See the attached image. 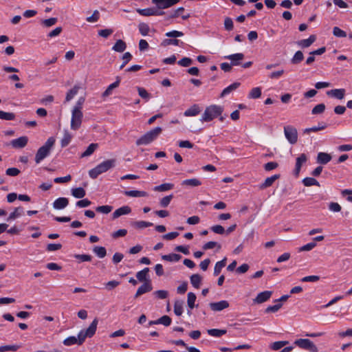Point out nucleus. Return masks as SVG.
<instances>
[{"label": "nucleus", "instance_id": "nucleus-54", "mask_svg": "<svg viewBox=\"0 0 352 352\" xmlns=\"http://www.w3.org/2000/svg\"><path fill=\"white\" fill-rule=\"evenodd\" d=\"M261 96V89L260 87H254L253 88L250 94H249V98H258Z\"/></svg>", "mask_w": 352, "mask_h": 352}, {"label": "nucleus", "instance_id": "nucleus-49", "mask_svg": "<svg viewBox=\"0 0 352 352\" xmlns=\"http://www.w3.org/2000/svg\"><path fill=\"white\" fill-rule=\"evenodd\" d=\"M302 183L305 186H319L318 182L314 177H305Z\"/></svg>", "mask_w": 352, "mask_h": 352}, {"label": "nucleus", "instance_id": "nucleus-40", "mask_svg": "<svg viewBox=\"0 0 352 352\" xmlns=\"http://www.w3.org/2000/svg\"><path fill=\"white\" fill-rule=\"evenodd\" d=\"M184 43L180 41L178 39L175 38H166L162 42V45L166 47L168 45H183Z\"/></svg>", "mask_w": 352, "mask_h": 352}, {"label": "nucleus", "instance_id": "nucleus-23", "mask_svg": "<svg viewBox=\"0 0 352 352\" xmlns=\"http://www.w3.org/2000/svg\"><path fill=\"white\" fill-rule=\"evenodd\" d=\"M24 212L23 207L15 208L14 211L11 212L9 217L7 218V221L14 220L21 217Z\"/></svg>", "mask_w": 352, "mask_h": 352}, {"label": "nucleus", "instance_id": "nucleus-57", "mask_svg": "<svg viewBox=\"0 0 352 352\" xmlns=\"http://www.w3.org/2000/svg\"><path fill=\"white\" fill-rule=\"evenodd\" d=\"M333 34L338 38H344L346 36V32L336 26L333 28Z\"/></svg>", "mask_w": 352, "mask_h": 352}, {"label": "nucleus", "instance_id": "nucleus-10", "mask_svg": "<svg viewBox=\"0 0 352 352\" xmlns=\"http://www.w3.org/2000/svg\"><path fill=\"white\" fill-rule=\"evenodd\" d=\"M307 160H308V157H307V155L305 154V153L300 154L296 158V164H295V168L294 170V174L296 176H298L302 164L306 163Z\"/></svg>", "mask_w": 352, "mask_h": 352}, {"label": "nucleus", "instance_id": "nucleus-2", "mask_svg": "<svg viewBox=\"0 0 352 352\" xmlns=\"http://www.w3.org/2000/svg\"><path fill=\"white\" fill-rule=\"evenodd\" d=\"M55 141L56 140L54 137H50L47 140L45 144L38 149L34 158L36 164H40L50 155Z\"/></svg>", "mask_w": 352, "mask_h": 352}, {"label": "nucleus", "instance_id": "nucleus-25", "mask_svg": "<svg viewBox=\"0 0 352 352\" xmlns=\"http://www.w3.org/2000/svg\"><path fill=\"white\" fill-rule=\"evenodd\" d=\"M162 131V129L160 126H157L149 131L146 132V134L152 141V142L155 140L157 137L161 134Z\"/></svg>", "mask_w": 352, "mask_h": 352}, {"label": "nucleus", "instance_id": "nucleus-32", "mask_svg": "<svg viewBox=\"0 0 352 352\" xmlns=\"http://www.w3.org/2000/svg\"><path fill=\"white\" fill-rule=\"evenodd\" d=\"M226 261H227V258L225 257L221 261L216 263L214 268V276H218L220 274L221 270L226 265Z\"/></svg>", "mask_w": 352, "mask_h": 352}, {"label": "nucleus", "instance_id": "nucleus-48", "mask_svg": "<svg viewBox=\"0 0 352 352\" xmlns=\"http://www.w3.org/2000/svg\"><path fill=\"white\" fill-rule=\"evenodd\" d=\"M196 295L192 292L188 294L187 303L190 309H193L195 306V302L196 301Z\"/></svg>", "mask_w": 352, "mask_h": 352}, {"label": "nucleus", "instance_id": "nucleus-58", "mask_svg": "<svg viewBox=\"0 0 352 352\" xmlns=\"http://www.w3.org/2000/svg\"><path fill=\"white\" fill-rule=\"evenodd\" d=\"M19 349V346L16 344L1 346L0 352H5L8 351H16Z\"/></svg>", "mask_w": 352, "mask_h": 352}, {"label": "nucleus", "instance_id": "nucleus-42", "mask_svg": "<svg viewBox=\"0 0 352 352\" xmlns=\"http://www.w3.org/2000/svg\"><path fill=\"white\" fill-rule=\"evenodd\" d=\"M153 224L151 222L144 221H135L132 223V226L138 229H143L147 227L152 226Z\"/></svg>", "mask_w": 352, "mask_h": 352}, {"label": "nucleus", "instance_id": "nucleus-56", "mask_svg": "<svg viewBox=\"0 0 352 352\" xmlns=\"http://www.w3.org/2000/svg\"><path fill=\"white\" fill-rule=\"evenodd\" d=\"M171 322V318L168 316L164 315L161 318H158L157 322H159V324H160L164 325L165 327H168L170 325Z\"/></svg>", "mask_w": 352, "mask_h": 352}, {"label": "nucleus", "instance_id": "nucleus-37", "mask_svg": "<svg viewBox=\"0 0 352 352\" xmlns=\"http://www.w3.org/2000/svg\"><path fill=\"white\" fill-rule=\"evenodd\" d=\"M94 253L99 258H102L107 255V250L104 247L95 246L93 248Z\"/></svg>", "mask_w": 352, "mask_h": 352}, {"label": "nucleus", "instance_id": "nucleus-41", "mask_svg": "<svg viewBox=\"0 0 352 352\" xmlns=\"http://www.w3.org/2000/svg\"><path fill=\"white\" fill-rule=\"evenodd\" d=\"M304 59L303 53L301 51H297L294 56L291 59V63L292 64H298Z\"/></svg>", "mask_w": 352, "mask_h": 352}, {"label": "nucleus", "instance_id": "nucleus-5", "mask_svg": "<svg viewBox=\"0 0 352 352\" xmlns=\"http://www.w3.org/2000/svg\"><path fill=\"white\" fill-rule=\"evenodd\" d=\"M284 134L287 141L291 144H294L298 141V131L297 129L291 125L284 126Z\"/></svg>", "mask_w": 352, "mask_h": 352}, {"label": "nucleus", "instance_id": "nucleus-16", "mask_svg": "<svg viewBox=\"0 0 352 352\" xmlns=\"http://www.w3.org/2000/svg\"><path fill=\"white\" fill-rule=\"evenodd\" d=\"M272 294V292L271 291L262 292L258 294L256 297L254 299V301L257 304L263 303L268 300L270 298Z\"/></svg>", "mask_w": 352, "mask_h": 352}, {"label": "nucleus", "instance_id": "nucleus-47", "mask_svg": "<svg viewBox=\"0 0 352 352\" xmlns=\"http://www.w3.org/2000/svg\"><path fill=\"white\" fill-rule=\"evenodd\" d=\"M79 89V87L74 86L72 89H71L66 95L65 100L67 102L71 100L77 94Z\"/></svg>", "mask_w": 352, "mask_h": 352}, {"label": "nucleus", "instance_id": "nucleus-11", "mask_svg": "<svg viewBox=\"0 0 352 352\" xmlns=\"http://www.w3.org/2000/svg\"><path fill=\"white\" fill-rule=\"evenodd\" d=\"M28 142V138L27 136H21L19 138L14 139L10 142L11 146L14 148H24Z\"/></svg>", "mask_w": 352, "mask_h": 352}, {"label": "nucleus", "instance_id": "nucleus-12", "mask_svg": "<svg viewBox=\"0 0 352 352\" xmlns=\"http://www.w3.org/2000/svg\"><path fill=\"white\" fill-rule=\"evenodd\" d=\"M229 302L227 300H223L219 302H210L209 306L210 309L214 311H221L228 307H229Z\"/></svg>", "mask_w": 352, "mask_h": 352}, {"label": "nucleus", "instance_id": "nucleus-4", "mask_svg": "<svg viewBox=\"0 0 352 352\" xmlns=\"http://www.w3.org/2000/svg\"><path fill=\"white\" fill-rule=\"evenodd\" d=\"M223 107L217 104H212L207 107L200 119V121L202 122H210L213 119L220 116L223 113Z\"/></svg>", "mask_w": 352, "mask_h": 352}, {"label": "nucleus", "instance_id": "nucleus-43", "mask_svg": "<svg viewBox=\"0 0 352 352\" xmlns=\"http://www.w3.org/2000/svg\"><path fill=\"white\" fill-rule=\"evenodd\" d=\"M72 135L67 131H65L63 138L60 141V146L62 148L66 147L71 142Z\"/></svg>", "mask_w": 352, "mask_h": 352}, {"label": "nucleus", "instance_id": "nucleus-64", "mask_svg": "<svg viewBox=\"0 0 352 352\" xmlns=\"http://www.w3.org/2000/svg\"><path fill=\"white\" fill-rule=\"evenodd\" d=\"M100 18V13L98 10L94 11L91 16H88L86 20L87 22L89 23H95L98 21Z\"/></svg>", "mask_w": 352, "mask_h": 352}, {"label": "nucleus", "instance_id": "nucleus-19", "mask_svg": "<svg viewBox=\"0 0 352 352\" xmlns=\"http://www.w3.org/2000/svg\"><path fill=\"white\" fill-rule=\"evenodd\" d=\"M316 37L315 35H311L307 39H302L297 42V45L302 48H307L311 45L316 41Z\"/></svg>", "mask_w": 352, "mask_h": 352}, {"label": "nucleus", "instance_id": "nucleus-26", "mask_svg": "<svg viewBox=\"0 0 352 352\" xmlns=\"http://www.w3.org/2000/svg\"><path fill=\"white\" fill-rule=\"evenodd\" d=\"M124 193L125 195L131 197H146L148 195V193L146 192L137 190H127L125 191Z\"/></svg>", "mask_w": 352, "mask_h": 352}, {"label": "nucleus", "instance_id": "nucleus-59", "mask_svg": "<svg viewBox=\"0 0 352 352\" xmlns=\"http://www.w3.org/2000/svg\"><path fill=\"white\" fill-rule=\"evenodd\" d=\"M215 247H217L218 250H220L221 248V245L219 243H218L217 242L209 241L203 245V249L204 250H207L212 249Z\"/></svg>", "mask_w": 352, "mask_h": 352}, {"label": "nucleus", "instance_id": "nucleus-28", "mask_svg": "<svg viewBox=\"0 0 352 352\" xmlns=\"http://www.w3.org/2000/svg\"><path fill=\"white\" fill-rule=\"evenodd\" d=\"M240 86V83L235 82L228 87H226L221 94V97H225L226 96L230 94L232 91L236 90Z\"/></svg>", "mask_w": 352, "mask_h": 352}, {"label": "nucleus", "instance_id": "nucleus-50", "mask_svg": "<svg viewBox=\"0 0 352 352\" xmlns=\"http://www.w3.org/2000/svg\"><path fill=\"white\" fill-rule=\"evenodd\" d=\"M113 210V207L111 206L105 205L100 206L96 208V211L102 214H109Z\"/></svg>", "mask_w": 352, "mask_h": 352}, {"label": "nucleus", "instance_id": "nucleus-61", "mask_svg": "<svg viewBox=\"0 0 352 352\" xmlns=\"http://www.w3.org/2000/svg\"><path fill=\"white\" fill-rule=\"evenodd\" d=\"M165 36L168 38H177L184 36V33L177 30H172L166 32Z\"/></svg>", "mask_w": 352, "mask_h": 352}, {"label": "nucleus", "instance_id": "nucleus-24", "mask_svg": "<svg viewBox=\"0 0 352 352\" xmlns=\"http://www.w3.org/2000/svg\"><path fill=\"white\" fill-rule=\"evenodd\" d=\"M120 79L119 77H117L116 80L114 82L109 85L108 86V87L107 88V89L102 93V97L105 98V97H107L109 95H111L112 93V90L113 89L118 87L120 85Z\"/></svg>", "mask_w": 352, "mask_h": 352}, {"label": "nucleus", "instance_id": "nucleus-35", "mask_svg": "<svg viewBox=\"0 0 352 352\" xmlns=\"http://www.w3.org/2000/svg\"><path fill=\"white\" fill-rule=\"evenodd\" d=\"M182 258V256L178 254H169L166 255H163L162 256V258L164 261H169V262H177L179 261Z\"/></svg>", "mask_w": 352, "mask_h": 352}, {"label": "nucleus", "instance_id": "nucleus-17", "mask_svg": "<svg viewBox=\"0 0 352 352\" xmlns=\"http://www.w3.org/2000/svg\"><path fill=\"white\" fill-rule=\"evenodd\" d=\"M131 212V208L128 206H122L116 210L113 214V219H117L122 215L128 214Z\"/></svg>", "mask_w": 352, "mask_h": 352}, {"label": "nucleus", "instance_id": "nucleus-44", "mask_svg": "<svg viewBox=\"0 0 352 352\" xmlns=\"http://www.w3.org/2000/svg\"><path fill=\"white\" fill-rule=\"evenodd\" d=\"M58 21L57 18L52 17L47 19L41 20V23L43 26L49 28L55 25Z\"/></svg>", "mask_w": 352, "mask_h": 352}, {"label": "nucleus", "instance_id": "nucleus-15", "mask_svg": "<svg viewBox=\"0 0 352 352\" xmlns=\"http://www.w3.org/2000/svg\"><path fill=\"white\" fill-rule=\"evenodd\" d=\"M69 204V199L66 197H59L53 202V208L56 210H63Z\"/></svg>", "mask_w": 352, "mask_h": 352}, {"label": "nucleus", "instance_id": "nucleus-29", "mask_svg": "<svg viewBox=\"0 0 352 352\" xmlns=\"http://www.w3.org/2000/svg\"><path fill=\"white\" fill-rule=\"evenodd\" d=\"M182 186L196 187L201 185V182L197 178L185 179L182 182Z\"/></svg>", "mask_w": 352, "mask_h": 352}, {"label": "nucleus", "instance_id": "nucleus-22", "mask_svg": "<svg viewBox=\"0 0 352 352\" xmlns=\"http://www.w3.org/2000/svg\"><path fill=\"white\" fill-rule=\"evenodd\" d=\"M331 160L330 154L323 152L318 153L317 155V162L321 164H327Z\"/></svg>", "mask_w": 352, "mask_h": 352}, {"label": "nucleus", "instance_id": "nucleus-62", "mask_svg": "<svg viewBox=\"0 0 352 352\" xmlns=\"http://www.w3.org/2000/svg\"><path fill=\"white\" fill-rule=\"evenodd\" d=\"M132 58V55L130 52H125L122 56L123 63L120 67V69H122Z\"/></svg>", "mask_w": 352, "mask_h": 352}, {"label": "nucleus", "instance_id": "nucleus-14", "mask_svg": "<svg viewBox=\"0 0 352 352\" xmlns=\"http://www.w3.org/2000/svg\"><path fill=\"white\" fill-rule=\"evenodd\" d=\"M153 289L152 285L151 283V280H146L144 284H142L139 288L138 289L136 294L135 295V298H138V296L147 293L148 292H151Z\"/></svg>", "mask_w": 352, "mask_h": 352}, {"label": "nucleus", "instance_id": "nucleus-13", "mask_svg": "<svg viewBox=\"0 0 352 352\" xmlns=\"http://www.w3.org/2000/svg\"><path fill=\"white\" fill-rule=\"evenodd\" d=\"M224 58L231 60L232 66H238L241 64V61L244 58V54L242 53H236L224 56Z\"/></svg>", "mask_w": 352, "mask_h": 352}, {"label": "nucleus", "instance_id": "nucleus-18", "mask_svg": "<svg viewBox=\"0 0 352 352\" xmlns=\"http://www.w3.org/2000/svg\"><path fill=\"white\" fill-rule=\"evenodd\" d=\"M327 94L329 96L342 100L344 98L345 95V89H335L329 90L327 92Z\"/></svg>", "mask_w": 352, "mask_h": 352}, {"label": "nucleus", "instance_id": "nucleus-34", "mask_svg": "<svg viewBox=\"0 0 352 352\" xmlns=\"http://www.w3.org/2000/svg\"><path fill=\"white\" fill-rule=\"evenodd\" d=\"M226 332L227 331L226 329H210L207 330L208 335L216 338L221 337L225 335Z\"/></svg>", "mask_w": 352, "mask_h": 352}, {"label": "nucleus", "instance_id": "nucleus-63", "mask_svg": "<svg viewBox=\"0 0 352 352\" xmlns=\"http://www.w3.org/2000/svg\"><path fill=\"white\" fill-rule=\"evenodd\" d=\"M192 60L188 57H184L177 62L178 65L185 67L190 66L192 64Z\"/></svg>", "mask_w": 352, "mask_h": 352}, {"label": "nucleus", "instance_id": "nucleus-39", "mask_svg": "<svg viewBox=\"0 0 352 352\" xmlns=\"http://www.w3.org/2000/svg\"><path fill=\"white\" fill-rule=\"evenodd\" d=\"M201 282V276L199 274H195L190 276V283L194 287L199 288Z\"/></svg>", "mask_w": 352, "mask_h": 352}, {"label": "nucleus", "instance_id": "nucleus-3", "mask_svg": "<svg viewBox=\"0 0 352 352\" xmlns=\"http://www.w3.org/2000/svg\"><path fill=\"white\" fill-rule=\"evenodd\" d=\"M116 160L115 159H110L103 161L95 168L89 170V175L91 179H96L98 175L107 172L109 170L113 168L116 166Z\"/></svg>", "mask_w": 352, "mask_h": 352}, {"label": "nucleus", "instance_id": "nucleus-30", "mask_svg": "<svg viewBox=\"0 0 352 352\" xmlns=\"http://www.w3.org/2000/svg\"><path fill=\"white\" fill-rule=\"evenodd\" d=\"M174 188V184L171 183H164L154 187L153 190L157 192H165L172 190Z\"/></svg>", "mask_w": 352, "mask_h": 352}, {"label": "nucleus", "instance_id": "nucleus-20", "mask_svg": "<svg viewBox=\"0 0 352 352\" xmlns=\"http://www.w3.org/2000/svg\"><path fill=\"white\" fill-rule=\"evenodd\" d=\"M280 177V175H274L271 177H267L263 183L259 186L260 189H265L271 186L274 182Z\"/></svg>", "mask_w": 352, "mask_h": 352}, {"label": "nucleus", "instance_id": "nucleus-55", "mask_svg": "<svg viewBox=\"0 0 352 352\" xmlns=\"http://www.w3.org/2000/svg\"><path fill=\"white\" fill-rule=\"evenodd\" d=\"M289 344L288 341H277L274 342L272 344L271 349L274 351H277L280 349L282 347L285 346Z\"/></svg>", "mask_w": 352, "mask_h": 352}, {"label": "nucleus", "instance_id": "nucleus-21", "mask_svg": "<svg viewBox=\"0 0 352 352\" xmlns=\"http://www.w3.org/2000/svg\"><path fill=\"white\" fill-rule=\"evenodd\" d=\"M201 112V109L198 104H193L189 109L186 110L184 115L186 117L196 116Z\"/></svg>", "mask_w": 352, "mask_h": 352}, {"label": "nucleus", "instance_id": "nucleus-51", "mask_svg": "<svg viewBox=\"0 0 352 352\" xmlns=\"http://www.w3.org/2000/svg\"><path fill=\"white\" fill-rule=\"evenodd\" d=\"M138 29H139L140 33L142 36H146L150 31V28H149L148 25L145 23H140L138 25Z\"/></svg>", "mask_w": 352, "mask_h": 352}, {"label": "nucleus", "instance_id": "nucleus-9", "mask_svg": "<svg viewBox=\"0 0 352 352\" xmlns=\"http://www.w3.org/2000/svg\"><path fill=\"white\" fill-rule=\"evenodd\" d=\"M179 1V0H152V3L156 5L160 10L168 8Z\"/></svg>", "mask_w": 352, "mask_h": 352}, {"label": "nucleus", "instance_id": "nucleus-46", "mask_svg": "<svg viewBox=\"0 0 352 352\" xmlns=\"http://www.w3.org/2000/svg\"><path fill=\"white\" fill-rule=\"evenodd\" d=\"M183 302L182 301H175L174 304V313L175 315L179 316L183 313Z\"/></svg>", "mask_w": 352, "mask_h": 352}, {"label": "nucleus", "instance_id": "nucleus-45", "mask_svg": "<svg viewBox=\"0 0 352 352\" xmlns=\"http://www.w3.org/2000/svg\"><path fill=\"white\" fill-rule=\"evenodd\" d=\"M327 127V125L323 123H320L318 126H312L311 128H307L304 130L305 133H309L310 132H317L320 130H323Z\"/></svg>", "mask_w": 352, "mask_h": 352}, {"label": "nucleus", "instance_id": "nucleus-33", "mask_svg": "<svg viewBox=\"0 0 352 352\" xmlns=\"http://www.w3.org/2000/svg\"><path fill=\"white\" fill-rule=\"evenodd\" d=\"M72 195L77 199L83 198L86 195L85 190L82 187L72 189Z\"/></svg>", "mask_w": 352, "mask_h": 352}, {"label": "nucleus", "instance_id": "nucleus-31", "mask_svg": "<svg viewBox=\"0 0 352 352\" xmlns=\"http://www.w3.org/2000/svg\"><path fill=\"white\" fill-rule=\"evenodd\" d=\"M98 148V144L91 143L90 144L87 149L80 155V157H89L93 154L95 150Z\"/></svg>", "mask_w": 352, "mask_h": 352}, {"label": "nucleus", "instance_id": "nucleus-7", "mask_svg": "<svg viewBox=\"0 0 352 352\" xmlns=\"http://www.w3.org/2000/svg\"><path fill=\"white\" fill-rule=\"evenodd\" d=\"M83 114L82 111L72 110V119H71V129L72 130H77L80 128Z\"/></svg>", "mask_w": 352, "mask_h": 352}, {"label": "nucleus", "instance_id": "nucleus-36", "mask_svg": "<svg viewBox=\"0 0 352 352\" xmlns=\"http://www.w3.org/2000/svg\"><path fill=\"white\" fill-rule=\"evenodd\" d=\"M148 272H149V268L145 267L142 270L137 272L136 278H138V280L139 281H141V282L145 281L146 282V280H148L147 276H148Z\"/></svg>", "mask_w": 352, "mask_h": 352}, {"label": "nucleus", "instance_id": "nucleus-53", "mask_svg": "<svg viewBox=\"0 0 352 352\" xmlns=\"http://www.w3.org/2000/svg\"><path fill=\"white\" fill-rule=\"evenodd\" d=\"M14 118V113L0 111V119L4 120H13Z\"/></svg>", "mask_w": 352, "mask_h": 352}, {"label": "nucleus", "instance_id": "nucleus-1", "mask_svg": "<svg viewBox=\"0 0 352 352\" xmlns=\"http://www.w3.org/2000/svg\"><path fill=\"white\" fill-rule=\"evenodd\" d=\"M98 322V319L95 318L87 329H82L78 333L77 337L69 336L65 339L63 340L64 345L72 346L75 344L78 345L82 344L87 338H91L95 334Z\"/></svg>", "mask_w": 352, "mask_h": 352}, {"label": "nucleus", "instance_id": "nucleus-52", "mask_svg": "<svg viewBox=\"0 0 352 352\" xmlns=\"http://www.w3.org/2000/svg\"><path fill=\"white\" fill-rule=\"evenodd\" d=\"M325 110V105L323 103L316 105L311 110V113L314 115L322 113Z\"/></svg>", "mask_w": 352, "mask_h": 352}, {"label": "nucleus", "instance_id": "nucleus-60", "mask_svg": "<svg viewBox=\"0 0 352 352\" xmlns=\"http://www.w3.org/2000/svg\"><path fill=\"white\" fill-rule=\"evenodd\" d=\"M173 198V195H167V196L163 197L160 201V206L163 208L167 207L170 204Z\"/></svg>", "mask_w": 352, "mask_h": 352}, {"label": "nucleus", "instance_id": "nucleus-8", "mask_svg": "<svg viewBox=\"0 0 352 352\" xmlns=\"http://www.w3.org/2000/svg\"><path fill=\"white\" fill-rule=\"evenodd\" d=\"M136 12L142 16H160L164 14V12L160 10L157 8H148L144 9L138 8Z\"/></svg>", "mask_w": 352, "mask_h": 352}, {"label": "nucleus", "instance_id": "nucleus-6", "mask_svg": "<svg viewBox=\"0 0 352 352\" xmlns=\"http://www.w3.org/2000/svg\"><path fill=\"white\" fill-rule=\"evenodd\" d=\"M294 344L302 349L308 350L309 352H318L316 346L312 341L307 338L298 339L295 340Z\"/></svg>", "mask_w": 352, "mask_h": 352}, {"label": "nucleus", "instance_id": "nucleus-27", "mask_svg": "<svg viewBox=\"0 0 352 352\" xmlns=\"http://www.w3.org/2000/svg\"><path fill=\"white\" fill-rule=\"evenodd\" d=\"M126 48V43L119 39L118 40L114 45L112 47V50L117 52H123Z\"/></svg>", "mask_w": 352, "mask_h": 352}, {"label": "nucleus", "instance_id": "nucleus-38", "mask_svg": "<svg viewBox=\"0 0 352 352\" xmlns=\"http://www.w3.org/2000/svg\"><path fill=\"white\" fill-rule=\"evenodd\" d=\"M151 142H152V141L151 140V139L149 138V137L148 136V135L146 133L145 134L142 135L140 138H138L136 140L135 144L137 146H141V145H148V144H151Z\"/></svg>", "mask_w": 352, "mask_h": 352}]
</instances>
